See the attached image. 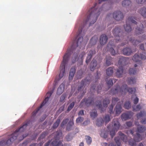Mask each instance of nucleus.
<instances>
[{
    "label": "nucleus",
    "instance_id": "obj_1",
    "mask_svg": "<svg viewBox=\"0 0 146 146\" xmlns=\"http://www.w3.org/2000/svg\"><path fill=\"white\" fill-rule=\"evenodd\" d=\"M82 28L80 27L78 29V32L79 34L75 40H74L73 44L72 45L70 49H68L66 53L64 55L63 60L60 66V72L59 74L60 79L61 78L64 76L65 72V66L68 62V61L72 53L74 51L78 46L81 48L82 46L83 37L80 36L82 35Z\"/></svg>",
    "mask_w": 146,
    "mask_h": 146
},
{
    "label": "nucleus",
    "instance_id": "obj_2",
    "mask_svg": "<svg viewBox=\"0 0 146 146\" xmlns=\"http://www.w3.org/2000/svg\"><path fill=\"white\" fill-rule=\"evenodd\" d=\"M97 3L95 4L94 7L90 9L87 13V18L84 21L85 25L88 22L90 23L89 26L94 24L96 21L97 17L100 14L101 8H95Z\"/></svg>",
    "mask_w": 146,
    "mask_h": 146
},
{
    "label": "nucleus",
    "instance_id": "obj_3",
    "mask_svg": "<svg viewBox=\"0 0 146 146\" xmlns=\"http://www.w3.org/2000/svg\"><path fill=\"white\" fill-rule=\"evenodd\" d=\"M135 91V88L128 87L125 84L122 86L121 88H120L118 85L115 86L111 89V92L113 95L121 94L122 95L125 94L127 92H128L129 94H131L134 93Z\"/></svg>",
    "mask_w": 146,
    "mask_h": 146
},
{
    "label": "nucleus",
    "instance_id": "obj_4",
    "mask_svg": "<svg viewBox=\"0 0 146 146\" xmlns=\"http://www.w3.org/2000/svg\"><path fill=\"white\" fill-rule=\"evenodd\" d=\"M112 33L115 38V41L118 43L121 40H123L124 36L122 30L119 27H116L112 31Z\"/></svg>",
    "mask_w": 146,
    "mask_h": 146
},
{
    "label": "nucleus",
    "instance_id": "obj_5",
    "mask_svg": "<svg viewBox=\"0 0 146 146\" xmlns=\"http://www.w3.org/2000/svg\"><path fill=\"white\" fill-rule=\"evenodd\" d=\"M137 19L135 17L131 16L129 17L126 22V24L124 26V28L125 31L129 32L131 31V27L130 23L137 24V22L135 21Z\"/></svg>",
    "mask_w": 146,
    "mask_h": 146
},
{
    "label": "nucleus",
    "instance_id": "obj_6",
    "mask_svg": "<svg viewBox=\"0 0 146 146\" xmlns=\"http://www.w3.org/2000/svg\"><path fill=\"white\" fill-rule=\"evenodd\" d=\"M125 60L124 58L121 57L119 58L118 61V64L121 66H119V68L116 72V76L120 78L122 76L123 71V66L125 64Z\"/></svg>",
    "mask_w": 146,
    "mask_h": 146
},
{
    "label": "nucleus",
    "instance_id": "obj_7",
    "mask_svg": "<svg viewBox=\"0 0 146 146\" xmlns=\"http://www.w3.org/2000/svg\"><path fill=\"white\" fill-rule=\"evenodd\" d=\"M113 18L117 21H120L122 20L124 16L123 13L120 11H115L113 14Z\"/></svg>",
    "mask_w": 146,
    "mask_h": 146
},
{
    "label": "nucleus",
    "instance_id": "obj_8",
    "mask_svg": "<svg viewBox=\"0 0 146 146\" xmlns=\"http://www.w3.org/2000/svg\"><path fill=\"white\" fill-rule=\"evenodd\" d=\"M94 99L93 97L91 96L88 98L82 100L80 103V105H82V104L85 103V105L88 106L93 105L94 103Z\"/></svg>",
    "mask_w": 146,
    "mask_h": 146
},
{
    "label": "nucleus",
    "instance_id": "obj_9",
    "mask_svg": "<svg viewBox=\"0 0 146 146\" xmlns=\"http://www.w3.org/2000/svg\"><path fill=\"white\" fill-rule=\"evenodd\" d=\"M30 121L27 120L24 122L23 125L19 128L17 129L13 133H16L17 135V137L18 136V133H21L23 131L26 127L29 125L30 124Z\"/></svg>",
    "mask_w": 146,
    "mask_h": 146
},
{
    "label": "nucleus",
    "instance_id": "obj_10",
    "mask_svg": "<svg viewBox=\"0 0 146 146\" xmlns=\"http://www.w3.org/2000/svg\"><path fill=\"white\" fill-rule=\"evenodd\" d=\"M91 79L89 77H87L83 80H82L81 82V85L79 86L78 90L79 91H81L84 85H86L87 84H89L91 81Z\"/></svg>",
    "mask_w": 146,
    "mask_h": 146
},
{
    "label": "nucleus",
    "instance_id": "obj_11",
    "mask_svg": "<svg viewBox=\"0 0 146 146\" xmlns=\"http://www.w3.org/2000/svg\"><path fill=\"white\" fill-rule=\"evenodd\" d=\"M146 58V56L143 54H135L133 57V60L135 62H138L141 60H145Z\"/></svg>",
    "mask_w": 146,
    "mask_h": 146
},
{
    "label": "nucleus",
    "instance_id": "obj_12",
    "mask_svg": "<svg viewBox=\"0 0 146 146\" xmlns=\"http://www.w3.org/2000/svg\"><path fill=\"white\" fill-rule=\"evenodd\" d=\"M122 5L124 7L127 9L128 11H131L132 8V3L129 0H124L122 2Z\"/></svg>",
    "mask_w": 146,
    "mask_h": 146
},
{
    "label": "nucleus",
    "instance_id": "obj_13",
    "mask_svg": "<svg viewBox=\"0 0 146 146\" xmlns=\"http://www.w3.org/2000/svg\"><path fill=\"white\" fill-rule=\"evenodd\" d=\"M123 103V101L119 102L117 103L115 109L116 114L117 115H119L122 111L123 109L121 105Z\"/></svg>",
    "mask_w": 146,
    "mask_h": 146
},
{
    "label": "nucleus",
    "instance_id": "obj_14",
    "mask_svg": "<svg viewBox=\"0 0 146 146\" xmlns=\"http://www.w3.org/2000/svg\"><path fill=\"white\" fill-rule=\"evenodd\" d=\"M113 129L115 130L116 132L119 129L120 124L117 119H114L112 122Z\"/></svg>",
    "mask_w": 146,
    "mask_h": 146
},
{
    "label": "nucleus",
    "instance_id": "obj_15",
    "mask_svg": "<svg viewBox=\"0 0 146 146\" xmlns=\"http://www.w3.org/2000/svg\"><path fill=\"white\" fill-rule=\"evenodd\" d=\"M133 115V113L131 111H128L127 112L122 114L121 115V118L122 120L125 121L130 118Z\"/></svg>",
    "mask_w": 146,
    "mask_h": 146
},
{
    "label": "nucleus",
    "instance_id": "obj_16",
    "mask_svg": "<svg viewBox=\"0 0 146 146\" xmlns=\"http://www.w3.org/2000/svg\"><path fill=\"white\" fill-rule=\"evenodd\" d=\"M144 26L143 24H141L139 27H137L135 30V33L136 35H139L143 33L144 32Z\"/></svg>",
    "mask_w": 146,
    "mask_h": 146
},
{
    "label": "nucleus",
    "instance_id": "obj_17",
    "mask_svg": "<svg viewBox=\"0 0 146 146\" xmlns=\"http://www.w3.org/2000/svg\"><path fill=\"white\" fill-rule=\"evenodd\" d=\"M17 135L16 134V133H13L11 135L10 138L6 141V143L7 145L8 146L10 145L14 140L17 139Z\"/></svg>",
    "mask_w": 146,
    "mask_h": 146
},
{
    "label": "nucleus",
    "instance_id": "obj_18",
    "mask_svg": "<svg viewBox=\"0 0 146 146\" xmlns=\"http://www.w3.org/2000/svg\"><path fill=\"white\" fill-rule=\"evenodd\" d=\"M96 67L97 68L100 67V66H97V62L96 60L93 59L91 61L90 65V69L91 71H93Z\"/></svg>",
    "mask_w": 146,
    "mask_h": 146
},
{
    "label": "nucleus",
    "instance_id": "obj_19",
    "mask_svg": "<svg viewBox=\"0 0 146 146\" xmlns=\"http://www.w3.org/2000/svg\"><path fill=\"white\" fill-rule=\"evenodd\" d=\"M108 40V37L106 35H101L100 37V43L101 45L103 46L106 44Z\"/></svg>",
    "mask_w": 146,
    "mask_h": 146
},
{
    "label": "nucleus",
    "instance_id": "obj_20",
    "mask_svg": "<svg viewBox=\"0 0 146 146\" xmlns=\"http://www.w3.org/2000/svg\"><path fill=\"white\" fill-rule=\"evenodd\" d=\"M74 125L73 119H70L67 124L66 129V130L70 131L72 129L73 126Z\"/></svg>",
    "mask_w": 146,
    "mask_h": 146
},
{
    "label": "nucleus",
    "instance_id": "obj_21",
    "mask_svg": "<svg viewBox=\"0 0 146 146\" xmlns=\"http://www.w3.org/2000/svg\"><path fill=\"white\" fill-rule=\"evenodd\" d=\"M58 140L57 139H55L52 141L51 146H63V144L62 142L59 141H58Z\"/></svg>",
    "mask_w": 146,
    "mask_h": 146
},
{
    "label": "nucleus",
    "instance_id": "obj_22",
    "mask_svg": "<svg viewBox=\"0 0 146 146\" xmlns=\"http://www.w3.org/2000/svg\"><path fill=\"white\" fill-rule=\"evenodd\" d=\"M94 54H95V53H94V51L93 50H91L89 51L86 61V62L87 64H88L90 62L92 58V55Z\"/></svg>",
    "mask_w": 146,
    "mask_h": 146
},
{
    "label": "nucleus",
    "instance_id": "obj_23",
    "mask_svg": "<svg viewBox=\"0 0 146 146\" xmlns=\"http://www.w3.org/2000/svg\"><path fill=\"white\" fill-rule=\"evenodd\" d=\"M128 39L127 40L130 41L131 43H132L135 46L137 45V44H138L139 43L141 42V40H135L134 38H133L131 37L129 38V37H128Z\"/></svg>",
    "mask_w": 146,
    "mask_h": 146
},
{
    "label": "nucleus",
    "instance_id": "obj_24",
    "mask_svg": "<svg viewBox=\"0 0 146 146\" xmlns=\"http://www.w3.org/2000/svg\"><path fill=\"white\" fill-rule=\"evenodd\" d=\"M118 134L120 137V138L122 141L125 142H127V137L125 135L120 131L119 132Z\"/></svg>",
    "mask_w": 146,
    "mask_h": 146
},
{
    "label": "nucleus",
    "instance_id": "obj_25",
    "mask_svg": "<svg viewBox=\"0 0 146 146\" xmlns=\"http://www.w3.org/2000/svg\"><path fill=\"white\" fill-rule=\"evenodd\" d=\"M123 54L127 56L129 55L132 53L131 50L129 48H124L123 49Z\"/></svg>",
    "mask_w": 146,
    "mask_h": 146
},
{
    "label": "nucleus",
    "instance_id": "obj_26",
    "mask_svg": "<svg viewBox=\"0 0 146 146\" xmlns=\"http://www.w3.org/2000/svg\"><path fill=\"white\" fill-rule=\"evenodd\" d=\"M108 131L104 129L102 130L100 133V136L105 139L107 138L108 135Z\"/></svg>",
    "mask_w": 146,
    "mask_h": 146
},
{
    "label": "nucleus",
    "instance_id": "obj_27",
    "mask_svg": "<svg viewBox=\"0 0 146 146\" xmlns=\"http://www.w3.org/2000/svg\"><path fill=\"white\" fill-rule=\"evenodd\" d=\"M138 12L144 17L146 18V8H142L138 10Z\"/></svg>",
    "mask_w": 146,
    "mask_h": 146
},
{
    "label": "nucleus",
    "instance_id": "obj_28",
    "mask_svg": "<svg viewBox=\"0 0 146 146\" xmlns=\"http://www.w3.org/2000/svg\"><path fill=\"white\" fill-rule=\"evenodd\" d=\"M64 85L63 84H61L58 89L57 93L60 95L61 94L64 90Z\"/></svg>",
    "mask_w": 146,
    "mask_h": 146
},
{
    "label": "nucleus",
    "instance_id": "obj_29",
    "mask_svg": "<svg viewBox=\"0 0 146 146\" xmlns=\"http://www.w3.org/2000/svg\"><path fill=\"white\" fill-rule=\"evenodd\" d=\"M106 74L107 75L109 76H111L113 73V68L111 67H110L106 70Z\"/></svg>",
    "mask_w": 146,
    "mask_h": 146
},
{
    "label": "nucleus",
    "instance_id": "obj_30",
    "mask_svg": "<svg viewBox=\"0 0 146 146\" xmlns=\"http://www.w3.org/2000/svg\"><path fill=\"white\" fill-rule=\"evenodd\" d=\"M90 116L92 119L96 118L98 115L97 111L96 110L93 109L90 113Z\"/></svg>",
    "mask_w": 146,
    "mask_h": 146
},
{
    "label": "nucleus",
    "instance_id": "obj_31",
    "mask_svg": "<svg viewBox=\"0 0 146 146\" xmlns=\"http://www.w3.org/2000/svg\"><path fill=\"white\" fill-rule=\"evenodd\" d=\"M134 139L136 142H139L142 139L141 136L139 134L137 133L134 136Z\"/></svg>",
    "mask_w": 146,
    "mask_h": 146
},
{
    "label": "nucleus",
    "instance_id": "obj_32",
    "mask_svg": "<svg viewBox=\"0 0 146 146\" xmlns=\"http://www.w3.org/2000/svg\"><path fill=\"white\" fill-rule=\"evenodd\" d=\"M146 130V127L143 125H139L137 127V131L140 133H142L144 132Z\"/></svg>",
    "mask_w": 146,
    "mask_h": 146
},
{
    "label": "nucleus",
    "instance_id": "obj_33",
    "mask_svg": "<svg viewBox=\"0 0 146 146\" xmlns=\"http://www.w3.org/2000/svg\"><path fill=\"white\" fill-rule=\"evenodd\" d=\"M106 64L107 66H109L111 64H113L112 62V58L110 56L108 57H106Z\"/></svg>",
    "mask_w": 146,
    "mask_h": 146
},
{
    "label": "nucleus",
    "instance_id": "obj_34",
    "mask_svg": "<svg viewBox=\"0 0 146 146\" xmlns=\"http://www.w3.org/2000/svg\"><path fill=\"white\" fill-rule=\"evenodd\" d=\"M146 115V113L144 111H140L137 114V117L138 119H140L141 117Z\"/></svg>",
    "mask_w": 146,
    "mask_h": 146
},
{
    "label": "nucleus",
    "instance_id": "obj_35",
    "mask_svg": "<svg viewBox=\"0 0 146 146\" xmlns=\"http://www.w3.org/2000/svg\"><path fill=\"white\" fill-rule=\"evenodd\" d=\"M132 108L133 111H137L141 110L142 108V107L140 104H139L136 106H133Z\"/></svg>",
    "mask_w": 146,
    "mask_h": 146
},
{
    "label": "nucleus",
    "instance_id": "obj_36",
    "mask_svg": "<svg viewBox=\"0 0 146 146\" xmlns=\"http://www.w3.org/2000/svg\"><path fill=\"white\" fill-rule=\"evenodd\" d=\"M103 122L102 118H98L96 121V124L98 126H101L102 125Z\"/></svg>",
    "mask_w": 146,
    "mask_h": 146
},
{
    "label": "nucleus",
    "instance_id": "obj_37",
    "mask_svg": "<svg viewBox=\"0 0 146 146\" xmlns=\"http://www.w3.org/2000/svg\"><path fill=\"white\" fill-rule=\"evenodd\" d=\"M98 38L96 36H94L90 40V42L92 44L94 45L96 44L98 40Z\"/></svg>",
    "mask_w": 146,
    "mask_h": 146
},
{
    "label": "nucleus",
    "instance_id": "obj_38",
    "mask_svg": "<svg viewBox=\"0 0 146 146\" xmlns=\"http://www.w3.org/2000/svg\"><path fill=\"white\" fill-rule=\"evenodd\" d=\"M136 82V79L135 78L131 77L128 78V83L131 84H134Z\"/></svg>",
    "mask_w": 146,
    "mask_h": 146
},
{
    "label": "nucleus",
    "instance_id": "obj_39",
    "mask_svg": "<svg viewBox=\"0 0 146 146\" xmlns=\"http://www.w3.org/2000/svg\"><path fill=\"white\" fill-rule=\"evenodd\" d=\"M131 107V106L130 102L127 101L125 102L124 107L125 109L128 110Z\"/></svg>",
    "mask_w": 146,
    "mask_h": 146
},
{
    "label": "nucleus",
    "instance_id": "obj_40",
    "mask_svg": "<svg viewBox=\"0 0 146 146\" xmlns=\"http://www.w3.org/2000/svg\"><path fill=\"white\" fill-rule=\"evenodd\" d=\"M110 100L108 98H106L103 101L104 107L105 108H107L108 104L110 103Z\"/></svg>",
    "mask_w": 146,
    "mask_h": 146
},
{
    "label": "nucleus",
    "instance_id": "obj_41",
    "mask_svg": "<svg viewBox=\"0 0 146 146\" xmlns=\"http://www.w3.org/2000/svg\"><path fill=\"white\" fill-rule=\"evenodd\" d=\"M60 123V119L58 118L53 125V128L56 129L58 127Z\"/></svg>",
    "mask_w": 146,
    "mask_h": 146
},
{
    "label": "nucleus",
    "instance_id": "obj_42",
    "mask_svg": "<svg viewBox=\"0 0 146 146\" xmlns=\"http://www.w3.org/2000/svg\"><path fill=\"white\" fill-rule=\"evenodd\" d=\"M117 80L115 79H113V80L111 79H110L108 82H107L106 83H107L108 85V86L109 88H110L113 85V81H114V82H115Z\"/></svg>",
    "mask_w": 146,
    "mask_h": 146
},
{
    "label": "nucleus",
    "instance_id": "obj_43",
    "mask_svg": "<svg viewBox=\"0 0 146 146\" xmlns=\"http://www.w3.org/2000/svg\"><path fill=\"white\" fill-rule=\"evenodd\" d=\"M137 71V70L136 68H130L129 70V73L130 75L135 74Z\"/></svg>",
    "mask_w": 146,
    "mask_h": 146
},
{
    "label": "nucleus",
    "instance_id": "obj_44",
    "mask_svg": "<svg viewBox=\"0 0 146 146\" xmlns=\"http://www.w3.org/2000/svg\"><path fill=\"white\" fill-rule=\"evenodd\" d=\"M85 139L88 144L90 145L91 144L92 142V139L90 136L88 135L86 136Z\"/></svg>",
    "mask_w": 146,
    "mask_h": 146
},
{
    "label": "nucleus",
    "instance_id": "obj_45",
    "mask_svg": "<svg viewBox=\"0 0 146 146\" xmlns=\"http://www.w3.org/2000/svg\"><path fill=\"white\" fill-rule=\"evenodd\" d=\"M114 140L117 146H120L121 140L119 137H115L114 139Z\"/></svg>",
    "mask_w": 146,
    "mask_h": 146
},
{
    "label": "nucleus",
    "instance_id": "obj_46",
    "mask_svg": "<svg viewBox=\"0 0 146 146\" xmlns=\"http://www.w3.org/2000/svg\"><path fill=\"white\" fill-rule=\"evenodd\" d=\"M96 106L99 110H100L101 111V112L104 111V109L102 107L101 101L99 102L98 104H97Z\"/></svg>",
    "mask_w": 146,
    "mask_h": 146
},
{
    "label": "nucleus",
    "instance_id": "obj_47",
    "mask_svg": "<svg viewBox=\"0 0 146 146\" xmlns=\"http://www.w3.org/2000/svg\"><path fill=\"white\" fill-rule=\"evenodd\" d=\"M83 73V72L81 70L78 71L77 75V78L78 79H81L82 78Z\"/></svg>",
    "mask_w": 146,
    "mask_h": 146
},
{
    "label": "nucleus",
    "instance_id": "obj_48",
    "mask_svg": "<svg viewBox=\"0 0 146 146\" xmlns=\"http://www.w3.org/2000/svg\"><path fill=\"white\" fill-rule=\"evenodd\" d=\"M136 141L134 139H131L129 140V143L130 145L131 146H135L136 143Z\"/></svg>",
    "mask_w": 146,
    "mask_h": 146
},
{
    "label": "nucleus",
    "instance_id": "obj_49",
    "mask_svg": "<svg viewBox=\"0 0 146 146\" xmlns=\"http://www.w3.org/2000/svg\"><path fill=\"white\" fill-rule=\"evenodd\" d=\"M74 102H72L70 104V105L68 106L67 110V111H68V112L69 111L72 109L74 107Z\"/></svg>",
    "mask_w": 146,
    "mask_h": 146
},
{
    "label": "nucleus",
    "instance_id": "obj_50",
    "mask_svg": "<svg viewBox=\"0 0 146 146\" xmlns=\"http://www.w3.org/2000/svg\"><path fill=\"white\" fill-rule=\"evenodd\" d=\"M104 119L106 123H108L111 120L110 116L108 115H105Z\"/></svg>",
    "mask_w": 146,
    "mask_h": 146
},
{
    "label": "nucleus",
    "instance_id": "obj_51",
    "mask_svg": "<svg viewBox=\"0 0 146 146\" xmlns=\"http://www.w3.org/2000/svg\"><path fill=\"white\" fill-rule=\"evenodd\" d=\"M68 121L69 119L68 118L64 119L61 124V127H63L65 125L67 124Z\"/></svg>",
    "mask_w": 146,
    "mask_h": 146
},
{
    "label": "nucleus",
    "instance_id": "obj_52",
    "mask_svg": "<svg viewBox=\"0 0 146 146\" xmlns=\"http://www.w3.org/2000/svg\"><path fill=\"white\" fill-rule=\"evenodd\" d=\"M49 98L46 97L44 100V101L41 104L40 106V108H41L48 101Z\"/></svg>",
    "mask_w": 146,
    "mask_h": 146
},
{
    "label": "nucleus",
    "instance_id": "obj_53",
    "mask_svg": "<svg viewBox=\"0 0 146 146\" xmlns=\"http://www.w3.org/2000/svg\"><path fill=\"white\" fill-rule=\"evenodd\" d=\"M119 100V99L117 98H113L112 99V102L111 104L114 106L116 102Z\"/></svg>",
    "mask_w": 146,
    "mask_h": 146
},
{
    "label": "nucleus",
    "instance_id": "obj_54",
    "mask_svg": "<svg viewBox=\"0 0 146 146\" xmlns=\"http://www.w3.org/2000/svg\"><path fill=\"white\" fill-rule=\"evenodd\" d=\"M109 52L111 54V55L113 56H115V54H117V52L116 53L115 52V50L112 48H110L109 50Z\"/></svg>",
    "mask_w": 146,
    "mask_h": 146
},
{
    "label": "nucleus",
    "instance_id": "obj_55",
    "mask_svg": "<svg viewBox=\"0 0 146 146\" xmlns=\"http://www.w3.org/2000/svg\"><path fill=\"white\" fill-rule=\"evenodd\" d=\"M41 108H40V106L38 108L36 109L35 110H34L32 113V116L33 117L35 116L36 113H37L38 111L41 109Z\"/></svg>",
    "mask_w": 146,
    "mask_h": 146
},
{
    "label": "nucleus",
    "instance_id": "obj_56",
    "mask_svg": "<svg viewBox=\"0 0 146 146\" xmlns=\"http://www.w3.org/2000/svg\"><path fill=\"white\" fill-rule=\"evenodd\" d=\"M84 118L82 117H79L76 119V122L77 123H79L82 122L84 120Z\"/></svg>",
    "mask_w": 146,
    "mask_h": 146
},
{
    "label": "nucleus",
    "instance_id": "obj_57",
    "mask_svg": "<svg viewBox=\"0 0 146 146\" xmlns=\"http://www.w3.org/2000/svg\"><path fill=\"white\" fill-rule=\"evenodd\" d=\"M66 95L65 94H62L60 97V101L61 102H64V100L66 97Z\"/></svg>",
    "mask_w": 146,
    "mask_h": 146
},
{
    "label": "nucleus",
    "instance_id": "obj_58",
    "mask_svg": "<svg viewBox=\"0 0 146 146\" xmlns=\"http://www.w3.org/2000/svg\"><path fill=\"white\" fill-rule=\"evenodd\" d=\"M114 106L111 104L109 107V112L111 114L113 113V109Z\"/></svg>",
    "mask_w": 146,
    "mask_h": 146
},
{
    "label": "nucleus",
    "instance_id": "obj_59",
    "mask_svg": "<svg viewBox=\"0 0 146 146\" xmlns=\"http://www.w3.org/2000/svg\"><path fill=\"white\" fill-rule=\"evenodd\" d=\"M116 132V131L113 129L110 131V135L112 138H113V137L115 135Z\"/></svg>",
    "mask_w": 146,
    "mask_h": 146
},
{
    "label": "nucleus",
    "instance_id": "obj_60",
    "mask_svg": "<svg viewBox=\"0 0 146 146\" xmlns=\"http://www.w3.org/2000/svg\"><path fill=\"white\" fill-rule=\"evenodd\" d=\"M48 134V133L47 131L44 132L40 135V137L41 138H43L45 137L46 135H47Z\"/></svg>",
    "mask_w": 146,
    "mask_h": 146
},
{
    "label": "nucleus",
    "instance_id": "obj_61",
    "mask_svg": "<svg viewBox=\"0 0 146 146\" xmlns=\"http://www.w3.org/2000/svg\"><path fill=\"white\" fill-rule=\"evenodd\" d=\"M74 74H75V73L72 72H70L69 76V80L72 79L73 78L74 76Z\"/></svg>",
    "mask_w": 146,
    "mask_h": 146
},
{
    "label": "nucleus",
    "instance_id": "obj_62",
    "mask_svg": "<svg viewBox=\"0 0 146 146\" xmlns=\"http://www.w3.org/2000/svg\"><path fill=\"white\" fill-rule=\"evenodd\" d=\"M76 70V68L75 66H73L70 69V72L75 73Z\"/></svg>",
    "mask_w": 146,
    "mask_h": 146
},
{
    "label": "nucleus",
    "instance_id": "obj_63",
    "mask_svg": "<svg viewBox=\"0 0 146 146\" xmlns=\"http://www.w3.org/2000/svg\"><path fill=\"white\" fill-rule=\"evenodd\" d=\"M53 92V91H50V92H48L46 94V97L50 98Z\"/></svg>",
    "mask_w": 146,
    "mask_h": 146
},
{
    "label": "nucleus",
    "instance_id": "obj_64",
    "mask_svg": "<svg viewBox=\"0 0 146 146\" xmlns=\"http://www.w3.org/2000/svg\"><path fill=\"white\" fill-rule=\"evenodd\" d=\"M139 100V98L137 97H136L133 100V103L135 105L137 104L138 103Z\"/></svg>",
    "mask_w": 146,
    "mask_h": 146
}]
</instances>
